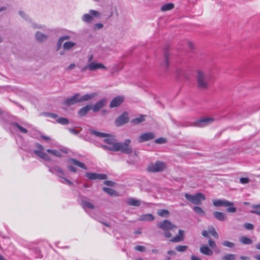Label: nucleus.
Listing matches in <instances>:
<instances>
[{
    "instance_id": "nucleus-1",
    "label": "nucleus",
    "mask_w": 260,
    "mask_h": 260,
    "mask_svg": "<svg viewBox=\"0 0 260 260\" xmlns=\"http://www.w3.org/2000/svg\"><path fill=\"white\" fill-rule=\"evenodd\" d=\"M98 95L96 92H92L81 95L80 93H76L71 98L64 100L62 104L66 106H70L78 103H83L90 101Z\"/></svg>"
},
{
    "instance_id": "nucleus-2",
    "label": "nucleus",
    "mask_w": 260,
    "mask_h": 260,
    "mask_svg": "<svg viewBox=\"0 0 260 260\" xmlns=\"http://www.w3.org/2000/svg\"><path fill=\"white\" fill-rule=\"evenodd\" d=\"M211 78V75L209 72L198 70L197 75L198 87L203 89H207Z\"/></svg>"
},
{
    "instance_id": "nucleus-3",
    "label": "nucleus",
    "mask_w": 260,
    "mask_h": 260,
    "mask_svg": "<svg viewBox=\"0 0 260 260\" xmlns=\"http://www.w3.org/2000/svg\"><path fill=\"white\" fill-rule=\"evenodd\" d=\"M130 139H126L123 142H117L112 148V151H120L122 153L129 154L132 152V148L130 146Z\"/></svg>"
},
{
    "instance_id": "nucleus-4",
    "label": "nucleus",
    "mask_w": 260,
    "mask_h": 260,
    "mask_svg": "<svg viewBox=\"0 0 260 260\" xmlns=\"http://www.w3.org/2000/svg\"><path fill=\"white\" fill-rule=\"evenodd\" d=\"M157 226L164 231V236L166 238H170L172 236L170 231L177 229V226L168 220H165L162 222L158 223Z\"/></svg>"
},
{
    "instance_id": "nucleus-5",
    "label": "nucleus",
    "mask_w": 260,
    "mask_h": 260,
    "mask_svg": "<svg viewBox=\"0 0 260 260\" xmlns=\"http://www.w3.org/2000/svg\"><path fill=\"white\" fill-rule=\"evenodd\" d=\"M185 198L188 201L198 205H201L202 201L206 200L205 195L202 193H198L194 195L185 193Z\"/></svg>"
},
{
    "instance_id": "nucleus-6",
    "label": "nucleus",
    "mask_w": 260,
    "mask_h": 260,
    "mask_svg": "<svg viewBox=\"0 0 260 260\" xmlns=\"http://www.w3.org/2000/svg\"><path fill=\"white\" fill-rule=\"evenodd\" d=\"M99 69L107 70V68L103 63L94 61L82 68L81 69V72H85L87 71L93 72Z\"/></svg>"
},
{
    "instance_id": "nucleus-7",
    "label": "nucleus",
    "mask_w": 260,
    "mask_h": 260,
    "mask_svg": "<svg viewBox=\"0 0 260 260\" xmlns=\"http://www.w3.org/2000/svg\"><path fill=\"white\" fill-rule=\"evenodd\" d=\"M167 167L165 162L162 161H156L155 163L150 164L147 168L150 172H159L164 171Z\"/></svg>"
},
{
    "instance_id": "nucleus-8",
    "label": "nucleus",
    "mask_w": 260,
    "mask_h": 260,
    "mask_svg": "<svg viewBox=\"0 0 260 260\" xmlns=\"http://www.w3.org/2000/svg\"><path fill=\"white\" fill-rule=\"evenodd\" d=\"M35 146H36L37 149H35L34 150V152L35 154H36L37 156H38L40 158H42L44 160H46V161H50L51 160V158L49 156V155H47L45 152H44V148L42 145H41L39 143H36Z\"/></svg>"
},
{
    "instance_id": "nucleus-9",
    "label": "nucleus",
    "mask_w": 260,
    "mask_h": 260,
    "mask_svg": "<svg viewBox=\"0 0 260 260\" xmlns=\"http://www.w3.org/2000/svg\"><path fill=\"white\" fill-rule=\"evenodd\" d=\"M214 121V118H213L204 117L193 122L190 125L196 127H203L212 123Z\"/></svg>"
},
{
    "instance_id": "nucleus-10",
    "label": "nucleus",
    "mask_w": 260,
    "mask_h": 260,
    "mask_svg": "<svg viewBox=\"0 0 260 260\" xmlns=\"http://www.w3.org/2000/svg\"><path fill=\"white\" fill-rule=\"evenodd\" d=\"M104 138V142L107 144V145H102L101 147L104 149L112 151V150L110 148H112L113 146L116 144L117 142L116 140L112 136L109 134Z\"/></svg>"
},
{
    "instance_id": "nucleus-11",
    "label": "nucleus",
    "mask_w": 260,
    "mask_h": 260,
    "mask_svg": "<svg viewBox=\"0 0 260 260\" xmlns=\"http://www.w3.org/2000/svg\"><path fill=\"white\" fill-rule=\"evenodd\" d=\"M93 16L100 17V13L97 11L90 10L89 14H85L82 16V20L86 23H90L93 19Z\"/></svg>"
},
{
    "instance_id": "nucleus-12",
    "label": "nucleus",
    "mask_w": 260,
    "mask_h": 260,
    "mask_svg": "<svg viewBox=\"0 0 260 260\" xmlns=\"http://www.w3.org/2000/svg\"><path fill=\"white\" fill-rule=\"evenodd\" d=\"M129 120L128 114L126 112L123 113L115 120V124L117 126H121L127 123Z\"/></svg>"
},
{
    "instance_id": "nucleus-13",
    "label": "nucleus",
    "mask_w": 260,
    "mask_h": 260,
    "mask_svg": "<svg viewBox=\"0 0 260 260\" xmlns=\"http://www.w3.org/2000/svg\"><path fill=\"white\" fill-rule=\"evenodd\" d=\"M86 176L88 179L93 180H104L107 179V176L104 174H97L94 173L87 172L85 174Z\"/></svg>"
},
{
    "instance_id": "nucleus-14",
    "label": "nucleus",
    "mask_w": 260,
    "mask_h": 260,
    "mask_svg": "<svg viewBox=\"0 0 260 260\" xmlns=\"http://www.w3.org/2000/svg\"><path fill=\"white\" fill-rule=\"evenodd\" d=\"M155 138V135L152 132H149L143 134L140 136L138 141L139 143L148 141Z\"/></svg>"
},
{
    "instance_id": "nucleus-15",
    "label": "nucleus",
    "mask_w": 260,
    "mask_h": 260,
    "mask_svg": "<svg viewBox=\"0 0 260 260\" xmlns=\"http://www.w3.org/2000/svg\"><path fill=\"white\" fill-rule=\"evenodd\" d=\"M213 204L215 207L224 206L229 207L234 205L233 202L226 201L225 200H216L213 201Z\"/></svg>"
},
{
    "instance_id": "nucleus-16",
    "label": "nucleus",
    "mask_w": 260,
    "mask_h": 260,
    "mask_svg": "<svg viewBox=\"0 0 260 260\" xmlns=\"http://www.w3.org/2000/svg\"><path fill=\"white\" fill-rule=\"evenodd\" d=\"M124 97L123 96H117L111 101L109 106L111 108L117 107L121 104L124 102Z\"/></svg>"
},
{
    "instance_id": "nucleus-17",
    "label": "nucleus",
    "mask_w": 260,
    "mask_h": 260,
    "mask_svg": "<svg viewBox=\"0 0 260 260\" xmlns=\"http://www.w3.org/2000/svg\"><path fill=\"white\" fill-rule=\"evenodd\" d=\"M49 171L58 177H59V175H65V172L59 166L56 165L49 167Z\"/></svg>"
},
{
    "instance_id": "nucleus-18",
    "label": "nucleus",
    "mask_w": 260,
    "mask_h": 260,
    "mask_svg": "<svg viewBox=\"0 0 260 260\" xmlns=\"http://www.w3.org/2000/svg\"><path fill=\"white\" fill-rule=\"evenodd\" d=\"M184 240V231L179 230L178 231V235L170 240L172 242H179Z\"/></svg>"
},
{
    "instance_id": "nucleus-19",
    "label": "nucleus",
    "mask_w": 260,
    "mask_h": 260,
    "mask_svg": "<svg viewBox=\"0 0 260 260\" xmlns=\"http://www.w3.org/2000/svg\"><path fill=\"white\" fill-rule=\"evenodd\" d=\"M105 100H102L97 102L92 107H91L93 112H96L103 108L105 105Z\"/></svg>"
},
{
    "instance_id": "nucleus-20",
    "label": "nucleus",
    "mask_w": 260,
    "mask_h": 260,
    "mask_svg": "<svg viewBox=\"0 0 260 260\" xmlns=\"http://www.w3.org/2000/svg\"><path fill=\"white\" fill-rule=\"evenodd\" d=\"M69 161L73 165L78 166L83 169H87V167L84 163L79 161L77 159L72 158L69 159Z\"/></svg>"
},
{
    "instance_id": "nucleus-21",
    "label": "nucleus",
    "mask_w": 260,
    "mask_h": 260,
    "mask_svg": "<svg viewBox=\"0 0 260 260\" xmlns=\"http://www.w3.org/2000/svg\"><path fill=\"white\" fill-rule=\"evenodd\" d=\"M213 215L216 219L220 221H224L226 219L225 214L221 212L215 211L213 213Z\"/></svg>"
},
{
    "instance_id": "nucleus-22",
    "label": "nucleus",
    "mask_w": 260,
    "mask_h": 260,
    "mask_svg": "<svg viewBox=\"0 0 260 260\" xmlns=\"http://www.w3.org/2000/svg\"><path fill=\"white\" fill-rule=\"evenodd\" d=\"M91 109V105H87L81 108L78 111V115L80 117L85 116Z\"/></svg>"
},
{
    "instance_id": "nucleus-23",
    "label": "nucleus",
    "mask_w": 260,
    "mask_h": 260,
    "mask_svg": "<svg viewBox=\"0 0 260 260\" xmlns=\"http://www.w3.org/2000/svg\"><path fill=\"white\" fill-rule=\"evenodd\" d=\"M200 251L202 254L208 256H211L213 253V251L207 245H203L201 246Z\"/></svg>"
},
{
    "instance_id": "nucleus-24",
    "label": "nucleus",
    "mask_w": 260,
    "mask_h": 260,
    "mask_svg": "<svg viewBox=\"0 0 260 260\" xmlns=\"http://www.w3.org/2000/svg\"><path fill=\"white\" fill-rule=\"evenodd\" d=\"M35 38L38 41L43 42L47 40L48 37L40 31H37L36 33Z\"/></svg>"
},
{
    "instance_id": "nucleus-25",
    "label": "nucleus",
    "mask_w": 260,
    "mask_h": 260,
    "mask_svg": "<svg viewBox=\"0 0 260 260\" xmlns=\"http://www.w3.org/2000/svg\"><path fill=\"white\" fill-rule=\"evenodd\" d=\"M127 203L130 206H139L141 204V201L134 198H129Z\"/></svg>"
},
{
    "instance_id": "nucleus-26",
    "label": "nucleus",
    "mask_w": 260,
    "mask_h": 260,
    "mask_svg": "<svg viewBox=\"0 0 260 260\" xmlns=\"http://www.w3.org/2000/svg\"><path fill=\"white\" fill-rule=\"evenodd\" d=\"M154 219V217L151 214H146L141 215L139 220L140 221H152Z\"/></svg>"
},
{
    "instance_id": "nucleus-27",
    "label": "nucleus",
    "mask_w": 260,
    "mask_h": 260,
    "mask_svg": "<svg viewBox=\"0 0 260 260\" xmlns=\"http://www.w3.org/2000/svg\"><path fill=\"white\" fill-rule=\"evenodd\" d=\"M176 74L177 77L179 79L185 78L186 77L185 70L181 68L176 70Z\"/></svg>"
},
{
    "instance_id": "nucleus-28",
    "label": "nucleus",
    "mask_w": 260,
    "mask_h": 260,
    "mask_svg": "<svg viewBox=\"0 0 260 260\" xmlns=\"http://www.w3.org/2000/svg\"><path fill=\"white\" fill-rule=\"evenodd\" d=\"M11 126L13 128H17L20 132L22 133L26 134L27 133V130L21 126L18 123L13 122L11 124Z\"/></svg>"
},
{
    "instance_id": "nucleus-29",
    "label": "nucleus",
    "mask_w": 260,
    "mask_h": 260,
    "mask_svg": "<svg viewBox=\"0 0 260 260\" xmlns=\"http://www.w3.org/2000/svg\"><path fill=\"white\" fill-rule=\"evenodd\" d=\"M81 204H82V206L83 208L85 209H87V208L91 209H94V205L92 203H91L88 201L82 200Z\"/></svg>"
},
{
    "instance_id": "nucleus-30",
    "label": "nucleus",
    "mask_w": 260,
    "mask_h": 260,
    "mask_svg": "<svg viewBox=\"0 0 260 260\" xmlns=\"http://www.w3.org/2000/svg\"><path fill=\"white\" fill-rule=\"evenodd\" d=\"M89 131L91 134L98 137L105 138L106 136H108V134L100 132L92 129H90Z\"/></svg>"
},
{
    "instance_id": "nucleus-31",
    "label": "nucleus",
    "mask_w": 260,
    "mask_h": 260,
    "mask_svg": "<svg viewBox=\"0 0 260 260\" xmlns=\"http://www.w3.org/2000/svg\"><path fill=\"white\" fill-rule=\"evenodd\" d=\"M76 45V43L71 41L65 42L63 45L64 50H68L74 47Z\"/></svg>"
},
{
    "instance_id": "nucleus-32",
    "label": "nucleus",
    "mask_w": 260,
    "mask_h": 260,
    "mask_svg": "<svg viewBox=\"0 0 260 260\" xmlns=\"http://www.w3.org/2000/svg\"><path fill=\"white\" fill-rule=\"evenodd\" d=\"M239 241L243 244H251L252 243V240L251 239L244 236L241 237Z\"/></svg>"
},
{
    "instance_id": "nucleus-33",
    "label": "nucleus",
    "mask_w": 260,
    "mask_h": 260,
    "mask_svg": "<svg viewBox=\"0 0 260 260\" xmlns=\"http://www.w3.org/2000/svg\"><path fill=\"white\" fill-rule=\"evenodd\" d=\"M145 121V116L143 115H140L138 117H136L133 119L132 120L131 122L137 124H139L142 122H143Z\"/></svg>"
},
{
    "instance_id": "nucleus-34",
    "label": "nucleus",
    "mask_w": 260,
    "mask_h": 260,
    "mask_svg": "<svg viewBox=\"0 0 260 260\" xmlns=\"http://www.w3.org/2000/svg\"><path fill=\"white\" fill-rule=\"evenodd\" d=\"M56 121L62 125H67L69 123V120L64 117H59L58 116L57 118L56 119Z\"/></svg>"
},
{
    "instance_id": "nucleus-35",
    "label": "nucleus",
    "mask_w": 260,
    "mask_h": 260,
    "mask_svg": "<svg viewBox=\"0 0 260 260\" xmlns=\"http://www.w3.org/2000/svg\"><path fill=\"white\" fill-rule=\"evenodd\" d=\"M103 189L105 192H106V193H107L108 194H109L110 196H117L116 191L111 188L104 187L103 188Z\"/></svg>"
},
{
    "instance_id": "nucleus-36",
    "label": "nucleus",
    "mask_w": 260,
    "mask_h": 260,
    "mask_svg": "<svg viewBox=\"0 0 260 260\" xmlns=\"http://www.w3.org/2000/svg\"><path fill=\"white\" fill-rule=\"evenodd\" d=\"M174 8V4L172 3H169L164 5L161 8V10L162 11H166L172 10Z\"/></svg>"
},
{
    "instance_id": "nucleus-37",
    "label": "nucleus",
    "mask_w": 260,
    "mask_h": 260,
    "mask_svg": "<svg viewBox=\"0 0 260 260\" xmlns=\"http://www.w3.org/2000/svg\"><path fill=\"white\" fill-rule=\"evenodd\" d=\"M193 211L197 214L204 216L205 215V212L201 207L194 206L193 208Z\"/></svg>"
},
{
    "instance_id": "nucleus-38",
    "label": "nucleus",
    "mask_w": 260,
    "mask_h": 260,
    "mask_svg": "<svg viewBox=\"0 0 260 260\" xmlns=\"http://www.w3.org/2000/svg\"><path fill=\"white\" fill-rule=\"evenodd\" d=\"M47 152L57 157H61V154L59 151H58L57 150H52V149H47L46 150Z\"/></svg>"
},
{
    "instance_id": "nucleus-39",
    "label": "nucleus",
    "mask_w": 260,
    "mask_h": 260,
    "mask_svg": "<svg viewBox=\"0 0 260 260\" xmlns=\"http://www.w3.org/2000/svg\"><path fill=\"white\" fill-rule=\"evenodd\" d=\"M157 214L161 217H166L169 214V211L166 209H160L158 210Z\"/></svg>"
},
{
    "instance_id": "nucleus-40",
    "label": "nucleus",
    "mask_w": 260,
    "mask_h": 260,
    "mask_svg": "<svg viewBox=\"0 0 260 260\" xmlns=\"http://www.w3.org/2000/svg\"><path fill=\"white\" fill-rule=\"evenodd\" d=\"M236 255L233 254H227L222 257V260H235Z\"/></svg>"
},
{
    "instance_id": "nucleus-41",
    "label": "nucleus",
    "mask_w": 260,
    "mask_h": 260,
    "mask_svg": "<svg viewBox=\"0 0 260 260\" xmlns=\"http://www.w3.org/2000/svg\"><path fill=\"white\" fill-rule=\"evenodd\" d=\"M164 57H165V62H164V64H162V66H164L166 69H167L169 65V54L167 52H165Z\"/></svg>"
},
{
    "instance_id": "nucleus-42",
    "label": "nucleus",
    "mask_w": 260,
    "mask_h": 260,
    "mask_svg": "<svg viewBox=\"0 0 260 260\" xmlns=\"http://www.w3.org/2000/svg\"><path fill=\"white\" fill-rule=\"evenodd\" d=\"M208 232L215 238H218V234L213 226L209 228Z\"/></svg>"
},
{
    "instance_id": "nucleus-43",
    "label": "nucleus",
    "mask_w": 260,
    "mask_h": 260,
    "mask_svg": "<svg viewBox=\"0 0 260 260\" xmlns=\"http://www.w3.org/2000/svg\"><path fill=\"white\" fill-rule=\"evenodd\" d=\"M65 175H59V178L62 180L60 182L62 183H67L69 185H72L73 183L64 177Z\"/></svg>"
},
{
    "instance_id": "nucleus-44",
    "label": "nucleus",
    "mask_w": 260,
    "mask_h": 260,
    "mask_svg": "<svg viewBox=\"0 0 260 260\" xmlns=\"http://www.w3.org/2000/svg\"><path fill=\"white\" fill-rule=\"evenodd\" d=\"M209 246L215 250L216 252H219L220 250L219 249L216 250L215 248L216 247V244L215 242L213 241L212 239H209L208 241Z\"/></svg>"
},
{
    "instance_id": "nucleus-45",
    "label": "nucleus",
    "mask_w": 260,
    "mask_h": 260,
    "mask_svg": "<svg viewBox=\"0 0 260 260\" xmlns=\"http://www.w3.org/2000/svg\"><path fill=\"white\" fill-rule=\"evenodd\" d=\"M222 244L223 246L225 247H228L229 248H233L235 244L234 243L229 241H224L222 242Z\"/></svg>"
},
{
    "instance_id": "nucleus-46",
    "label": "nucleus",
    "mask_w": 260,
    "mask_h": 260,
    "mask_svg": "<svg viewBox=\"0 0 260 260\" xmlns=\"http://www.w3.org/2000/svg\"><path fill=\"white\" fill-rule=\"evenodd\" d=\"M188 247L186 245H178L176 246L175 249L178 252H184L185 251Z\"/></svg>"
},
{
    "instance_id": "nucleus-47",
    "label": "nucleus",
    "mask_w": 260,
    "mask_h": 260,
    "mask_svg": "<svg viewBox=\"0 0 260 260\" xmlns=\"http://www.w3.org/2000/svg\"><path fill=\"white\" fill-rule=\"evenodd\" d=\"M43 115L50 117L51 118L54 119L56 120V119L57 118L58 115L55 113H49V112H46L43 114Z\"/></svg>"
},
{
    "instance_id": "nucleus-48",
    "label": "nucleus",
    "mask_w": 260,
    "mask_h": 260,
    "mask_svg": "<svg viewBox=\"0 0 260 260\" xmlns=\"http://www.w3.org/2000/svg\"><path fill=\"white\" fill-rule=\"evenodd\" d=\"M19 14L20 16L23 18L24 19L26 20V21H30V19L28 17V16L25 14V13L22 11H19Z\"/></svg>"
},
{
    "instance_id": "nucleus-49",
    "label": "nucleus",
    "mask_w": 260,
    "mask_h": 260,
    "mask_svg": "<svg viewBox=\"0 0 260 260\" xmlns=\"http://www.w3.org/2000/svg\"><path fill=\"white\" fill-rule=\"evenodd\" d=\"M167 141L166 139L163 138H160L155 140V142L157 144H164Z\"/></svg>"
},
{
    "instance_id": "nucleus-50",
    "label": "nucleus",
    "mask_w": 260,
    "mask_h": 260,
    "mask_svg": "<svg viewBox=\"0 0 260 260\" xmlns=\"http://www.w3.org/2000/svg\"><path fill=\"white\" fill-rule=\"evenodd\" d=\"M244 226L245 229L248 230H252L254 228L253 225L250 223H245L244 224Z\"/></svg>"
},
{
    "instance_id": "nucleus-51",
    "label": "nucleus",
    "mask_w": 260,
    "mask_h": 260,
    "mask_svg": "<svg viewBox=\"0 0 260 260\" xmlns=\"http://www.w3.org/2000/svg\"><path fill=\"white\" fill-rule=\"evenodd\" d=\"M135 250L141 251V252H145L146 250V248L143 246H136L135 247Z\"/></svg>"
},
{
    "instance_id": "nucleus-52",
    "label": "nucleus",
    "mask_w": 260,
    "mask_h": 260,
    "mask_svg": "<svg viewBox=\"0 0 260 260\" xmlns=\"http://www.w3.org/2000/svg\"><path fill=\"white\" fill-rule=\"evenodd\" d=\"M249 179L248 178L242 177L240 179V182L242 184H246L248 183Z\"/></svg>"
},
{
    "instance_id": "nucleus-53",
    "label": "nucleus",
    "mask_w": 260,
    "mask_h": 260,
    "mask_svg": "<svg viewBox=\"0 0 260 260\" xmlns=\"http://www.w3.org/2000/svg\"><path fill=\"white\" fill-rule=\"evenodd\" d=\"M226 211L230 213H235L236 211V208L234 207H230L226 209Z\"/></svg>"
},
{
    "instance_id": "nucleus-54",
    "label": "nucleus",
    "mask_w": 260,
    "mask_h": 260,
    "mask_svg": "<svg viewBox=\"0 0 260 260\" xmlns=\"http://www.w3.org/2000/svg\"><path fill=\"white\" fill-rule=\"evenodd\" d=\"M104 183L105 185H108V186H113V185L114 184V183L113 181H110V180L105 181L104 182Z\"/></svg>"
},
{
    "instance_id": "nucleus-55",
    "label": "nucleus",
    "mask_w": 260,
    "mask_h": 260,
    "mask_svg": "<svg viewBox=\"0 0 260 260\" xmlns=\"http://www.w3.org/2000/svg\"><path fill=\"white\" fill-rule=\"evenodd\" d=\"M103 27V25L102 23H96L94 25V29H99Z\"/></svg>"
},
{
    "instance_id": "nucleus-56",
    "label": "nucleus",
    "mask_w": 260,
    "mask_h": 260,
    "mask_svg": "<svg viewBox=\"0 0 260 260\" xmlns=\"http://www.w3.org/2000/svg\"><path fill=\"white\" fill-rule=\"evenodd\" d=\"M71 38V37L69 35H65L63 36H62L60 38V39L64 41V40H69Z\"/></svg>"
},
{
    "instance_id": "nucleus-57",
    "label": "nucleus",
    "mask_w": 260,
    "mask_h": 260,
    "mask_svg": "<svg viewBox=\"0 0 260 260\" xmlns=\"http://www.w3.org/2000/svg\"><path fill=\"white\" fill-rule=\"evenodd\" d=\"M31 26L34 28H43V26H42L41 25H39L35 23H31Z\"/></svg>"
},
{
    "instance_id": "nucleus-58",
    "label": "nucleus",
    "mask_w": 260,
    "mask_h": 260,
    "mask_svg": "<svg viewBox=\"0 0 260 260\" xmlns=\"http://www.w3.org/2000/svg\"><path fill=\"white\" fill-rule=\"evenodd\" d=\"M68 169L71 172H77L76 169L75 167H74L73 166H68Z\"/></svg>"
},
{
    "instance_id": "nucleus-59",
    "label": "nucleus",
    "mask_w": 260,
    "mask_h": 260,
    "mask_svg": "<svg viewBox=\"0 0 260 260\" xmlns=\"http://www.w3.org/2000/svg\"><path fill=\"white\" fill-rule=\"evenodd\" d=\"M208 232L206 230H203L202 232V235L205 237H209V235H208Z\"/></svg>"
},
{
    "instance_id": "nucleus-60",
    "label": "nucleus",
    "mask_w": 260,
    "mask_h": 260,
    "mask_svg": "<svg viewBox=\"0 0 260 260\" xmlns=\"http://www.w3.org/2000/svg\"><path fill=\"white\" fill-rule=\"evenodd\" d=\"M75 67H76V64L75 63H72L67 68L66 70H71L73 69L74 68H75Z\"/></svg>"
},
{
    "instance_id": "nucleus-61",
    "label": "nucleus",
    "mask_w": 260,
    "mask_h": 260,
    "mask_svg": "<svg viewBox=\"0 0 260 260\" xmlns=\"http://www.w3.org/2000/svg\"><path fill=\"white\" fill-rule=\"evenodd\" d=\"M251 213H254L256 214H257L260 216V209L259 210H251L250 211Z\"/></svg>"
},
{
    "instance_id": "nucleus-62",
    "label": "nucleus",
    "mask_w": 260,
    "mask_h": 260,
    "mask_svg": "<svg viewBox=\"0 0 260 260\" xmlns=\"http://www.w3.org/2000/svg\"><path fill=\"white\" fill-rule=\"evenodd\" d=\"M63 42V41L62 40H61L60 38L59 39L58 42H57V44L58 49H59V48L61 47Z\"/></svg>"
},
{
    "instance_id": "nucleus-63",
    "label": "nucleus",
    "mask_w": 260,
    "mask_h": 260,
    "mask_svg": "<svg viewBox=\"0 0 260 260\" xmlns=\"http://www.w3.org/2000/svg\"><path fill=\"white\" fill-rule=\"evenodd\" d=\"M68 129L72 134L75 135H77L78 134V132L75 129L69 128Z\"/></svg>"
},
{
    "instance_id": "nucleus-64",
    "label": "nucleus",
    "mask_w": 260,
    "mask_h": 260,
    "mask_svg": "<svg viewBox=\"0 0 260 260\" xmlns=\"http://www.w3.org/2000/svg\"><path fill=\"white\" fill-rule=\"evenodd\" d=\"M41 137L42 138H43L44 140H45V141H49L51 140V138L48 136L42 135Z\"/></svg>"
}]
</instances>
